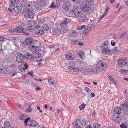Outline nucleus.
Segmentation results:
<instances>
[{
  "label": "nucleus",
  "mask_w": 128,
  "mask_h": 128,
  "mask_svg": "<svg viewBox=\"0 0 128 128\" xmlns=\"http://www.w3.org/2000/svg\"><path fill=\"white\" fill-rule=\"evenodd\" d=\"M28 26H32L34 25V22L33 20H28L27 22Z\"/></svg>",
  "instance_id": "a878e982"
},
{
  "label": "nucleus",
  "mask_w": 128,
  "mask_h": 128,
  "mask_svg": "<svg viewBox=\"0 0 128 128\" xmlns=\"http://www.w3.org/2000/svg\"><path fill=\"white\" fill-rule=\"evenodd\" d=\"M108 41H105L102 44V46L103 47H104V48H108Z\"/></svg>",
  "instance_id": "72a5a7b5"
},
{
  "label": "nucleus",
  "mask_w": 128,
  "mask_h": 128,
  "mask_svg": "<svg viewBox=\"0 0 128 128\" xmlns=\"http://www.w3.org/2000/svg\"><path fill=\"white\" fill-rule=\"evenodd\" d=\"M69 19L67 18H65L64 21L62 22L60 24H58L60 26V28L62 27H65L68 26V25L69 22Z\"/></svg>",
  "instance_id": "9b49d317"
},
{
  "label": "nucleus",
  "mask_w": 128,
  "mask_h": 128,
  "mask_svg": "<svg viewBox=\"0 0 128 128\" xmlns=\"http://www.w3.org/2000/svg\"><path fill=\"white\" fill-rule=\"evenodd\" d=\"M107 14V13H106L105 12H104V14L102 15V16L100 17V20H101L102 18L105 16L106 15V14Z\"/></svg>",
  "instance_id": "680f3d73"
},
{
  "label": "nucleus",
  "mask_w": 128,
  "mask_h": 128,
  "mask_svg": "<svg viewBox=\"0 0 128 128\" xmlns=\"http://www.w3.org/2000/svg\"><path fill=\"white\" fill-rule=\"evenodd\" d=\"M26 115L24 114H23L22 115L20 118L21 120H24L26 118Z\"/></svg>",
  "instance_id": "603ef678"
},
{
  "label": "nucleus",
  "mask_w": 128,
  "mask_h": 128,
  "mask_svg": "<svg viewBox=\"0 0 128 128\" xmlns=\"http://www.w3.org/2000/svg\"><path fill=\"white\" fill-rule=\"evenodd\" d=\"M40 26L39 24L36 25L34 27L35 28L36 30L40 28Z\"/></svg>",
  "instance_id": "0e129e2a"
},
{
  "label": "nucleus",
  "mask_w": 128,
  "mask_h": 128,
  "mask_svg": "<svg viewBox=\"0 0 128 128\" xmlns=\"http://www.w3.org/2000/svg\"><path fill=\"white\" fill-rule=\"evenodd\" d=\"M85 90L89 94L90 93L91 91L90 89L88 87H85L84 88Z\"/></svg>",
  "instance_id": "8fccbe9b"
},
{
  "label": "nucleus",
  "mask_w": 128,
  "mask_h": 128,
  "mask_svg": "<svg viewBox=\"0 0 128 128\" xmlns=\"http://www.w3.org/2000/svg\"><path fill=\"white\" fill-rule=\"evenodd\" d=\"M78 32L76 30L72 31L70 33L71 35L72 36L75 37L77 36Z\"/></svg>",
  "instance_id": "bb28decb"
},
{
  "label": "nucleus",
  "mask_w": 128,
  "mask_h": 128,
  "mask_svg": "<svg viewBox=\"0 0 128 128\" xmlns=\"http://www.w3.org/2000/svg\"><path fill=\"white\" fill-rule=\"evenodd\" d=\"M66 58L68 60H74L76 58V57L70 53H68L65 55Z\"/></svg>",
  "instance_id": "ddd939ff"
},
{
  "label": "nucleus",
  "mask_w": 128,
  "mask_h": 128,
  "mask_svg": "<svg viewBox=\"0 0 128 128\" xmlns=\"http://www.w3.org/2000/svg\"><path fill=\"white\" fill-rule=\"evenodd\" d=\"M120 108L121 109L124 111H126L128 109V107L126 106L123 105V104H122L120 105Z\"/></svg>",
  "instance_id": "2f4dec72"
},
{
  "label": "nucleus",
  "mask_w": 128,
  "mask_h": 128,
  "mask_svg": "<svg viewBox=\"0 0 128 128\" xmlns=\"http://www.w3.org/2000/svg\"><path fill=\"white\" fill-rule=\"evenodd\" d=\"M74 68V67L72 66H69L68 67V68L70 70H73V69Z\"/></svg>",
  "instance_id": "69168bd1"
},
{
  "label": "nucleus",
  "mask_w": 128,
  "mask_h": 128,
  "mask_svg": "<svg viewBox=\"0 0 128 128\" xmlns=\"http://www.w3.org/2000/svg\"><path fill=\"white\" fill-rule=\"evenodd\" d=\"M26 7L22 12L24 16L27 18H29L31 19H33L34 14L32 8L28 4L26 5Z\"/></svg>",
  "instance_id": "f257e3e1"
},
{
  "label": "nucleus",
  "mask_w": 128,
  "mask_h": 128,
  "mask_svg": "<svg viewBox=\"0 0 128 128\" xmlns=\"http://www.w3.org/2000/svg\"><path fill=\"white\" fill-rule=\"evenodd\" d=\"M118 64L122 67H128V62L126 59L121 58L118 60Z\"/></svg>",
  "instance_id": "20e7f679"
},
{
  "label": "nucleus",
  "mask_w": 128,
  "mask_h": 128,
  "mask_svg": "<svg viewBox=\"0 0 128 128\" xmlns=\"http://www.w3.org/2000/svg\"><path fill=\"white\" fill-rule=\"evenodd\" d=\"M34 5L36 9L40 10H44V8L46 6V4H42L40 2H34Z\"/></svg>",
  "instance_id": "39448f33"
},
{
  "label": "nucleus",
  "mask_w": 128,
  "mask_h": 128,
  "mask_svg": "<svg viewBox=\"0 0 128 128\" xmlns=\"http://www.w3.org/2000/svg\"><path fill=\"white\" fill-rule=\"evenodd\" d=\"M88 19V18L85 16H82L78 18V20L81 22L86 21Z\"/></svg>",
  "instance_id": "5701e85b"
},
{
  "label": "nucleus",
  "mask_w": 128,
  "mask_h": 128,
  "mask_svg": "<svg viewBox=\"0 0 128 128\" xmlns=\"http://www.w3.org/2000/svg\"><path fill=\"white\" fill-rule=\"evenodd\" d=\"M33 56L36 59L38 58L40 56V54L37 51L33 53Z\"/></svg>",
  "instance_id": "b1692460"
},
{
  "label": "nucleus",
  "mask_w": 128,
  "mask_h": 128,
  "mask_svg": "<svg viewBox=\"0 0 128 128\" xmlns=\"http://www.w3.org/2000/svg\"><path fill=\"white\" fill-rule=\"evenodd\" d=\"M70 4H69V5H67L65 6L64 9V10L65 12H66V11L69 9L70 8Z\"/></svg>",
  "instance_id": "864d4df0"
},
{
  "label": "nucleus",
  "mask_w": 128,
  "mask_h": 128,
  "mask_svg": "<svg viewBox=\"0 0 128 128\" xmlns=\"http://www.w3.org/2000/svg\"><path fill=\"white\" fill-rule=\"evenodd\" d=\"M79 122L78 119L76 120L75 122H74L73 124H74V127L75 126H78L79 125Z\"/></svg>",
  "instance_id": "a19ab883"
},
{
  "label": "nucleus",
  "mask_w": 128,
  "mask_h": 128,
  "mask_svg": "<svg viewBox=\"0 0 128 128\" xmlns=\"http://www.w3.org/2000/svg\"><path fill=\"white\" fill-rule=\"evenodd\" d=\"M42 29L44 31H46L48 30V28L47 24H44L43 25Z\"/></svg>",
  "instance_id": "473e14b6"
},
{
  "label": "nucleus",
  "mask_w": 128,
  "mask_h": 128,
  "mask_svg": "<svg viewBox=\"0 0 128 128\" xmlns=\"http://www.w3.org/2000/svg\"><path fill=\"white\" fill-rule=\"evenodd\" d=\"M89 26H90V28H93V29L94 28V24H91L90 25L88 24Z\"/></svg>",
  "instance_id": "338daca9"
},
{
  "label": "nucleus",
  "mask_w": 128,
  "mask_h": 128,
  "mask_svg": "<svg viewBox=\"0 0 128 128\" xmlns=\"http://www.w3.org/2000/svg\"><path fill=\"white\" fill-rule=\"evenodd\" d=\"M28 64H27L25 63L24 64V68H21V67L19 66L18 68L22 72H24L25 71V69H27L28 68Z\"/></svg>",
  "instance_id": "a211bd4d"
},
{
  "label": "nucleus",
  "mask_w": 128,
  "mask_h": 128,
  "mask_svg": "<svg viewBox=\"0 0 128 128\" xmlns=\"http://www.w3.org/2000/svg\"><path fill=\"white\" fill-rule=\"evenodd\" d=\"M16 32V28H10L7 31V32L8 34H13Z\"/></svg>",
  "instance_id": "393cba45"
},
{
  "label": "nucleus",
  "mask_w": 128,
  "mask_h": 128,
  "mask_svg": "<svg viewBox=\"0 0 128 128\" xmlns=\"http://www.w3.org/2000/svg\"><path fill=\"white\" fill-rule=\"evenodd\" d=\"M30 118H27L24 121L25 125H27V122H28V121L30 120Z\"/></svg>",
  "instance_id": "4d7b16f0"
},
{
  "label": "nucleus",
  "mask_w": 128,
  "mask_h": 128,
  "mask_svg": "<svg viewBox=\"0 0 128 128\" xmlns=\"http://www.w3.org/2000/svg\"><path fill=\"white\" fill-rule=\"evenodd\" d=\"M9 3V5L10 6H14L16 4V0H10Z\"/></svg>",
  "instance_id": "f704fd0d"
},
{
  "label": "nucleus",
  "mask_w": 128,
  "mask_h": 128,
  "mask_svg": "<svg viewBox=\"0 0 128 128\" xmlns=\"http://www.w3.org/2000/svg\"><path fill=\"white\" fill-rule=\"evenodd\" d=\"M90 68L87 69L85 68H82L81 69V71H82L83 72V71L84 72H90Z\"/></svg>",
  "instance_id": "79ce46f5"
},
{
  "label": "nucleus",
  "mask_w": 128,
  "mask_h": 128,
  "mask_svg": "<svg viewBox=\"0 0 128 128\" xmlns=\"http://www.w3.org/2000/svg\"><path fill=\"white\" fill-rule=\"evenodd\" d=\"M4 125L5 127L4 128H8L10 126V124L8 122H6L4 123Z\"/></svg>",
  "instance_id": "49530a36"
},
{
  "label": "nucleus",
  "mask_w": 128,
  "mask_h": 128,
  "mask_svg": "<svg viewBox=\"0 0 128 128\" xmlns=\"http://www.w3.org/2000/svg\"><path fill=\"white\" fill-rule=\"evenodd\" d=\"M17 72L16 71H10V76H14L16 75L17 74Z\"/></svg>",
  "instance_id": "ea45409f"
},
{
  "label": "nucleus",
  "mask_w": 128,
  "mask_h": 128,
  "mask_svg": "<svg viewBox=\"0 0 128 128\" xmlns=\"http://www.w3.org/2000/svg\"><path fill=\"white\" fill-rule=\"evenodd\" d=\"M61 31L60 26L58 24L55 28H54L52 29V32L54 34H56L60 33Z\"/></svg>",
  "instance_id": "1a4fd4ad"
},
{
  "label": "nucleus",
  "mask_w": 128,
  "mask_h": 128,
  "mask_svg": "<svg viewBox=\"0 0 128 128\" xmlns=\"http://www.w3.org/2000/svg\"><path fill=\"white\" fill-rule=\"evenodd\" d=\"M82 8H80L76 7L74 8L73 10V13L74 15L76 17H79L80 16L82 12Z\"/></svg>",
  "instance_id": "423d86ee"
},
{
  "label": "nucleus",
  "mask_w": 128,
  "mask_h": 128,
  "mask_svg": "<svg viewBox=\"0 0 128 128\" xmlns=\"http://www.w3.org/2000/svg\"><path fill=\"white\" fill-rule=\"evenodd\" d=\"M90 72H92L96 74L97 73L98 71V69H97V68H96L90 69Z\"/></svg>",
  "instance_id": "e433bc0d"
},
{
  "label": "nucleus",
  "mask_w": 128,
  "mask_h": 128,
  "mask_svg": "<svg viewBox=\"0 0 128 128\" xmlns=\"http://www.w3.org/2000/svg\"><path fill=\"white\" fill-rule=\"evenodd\" d=\"M73 71L76 72H78L79 70L78 68L74 67V68L73 69Z\"/></svg>",
  "instance_id": "13d9d810"
},
{
  "label": "nucleus",
  "mask_w": 128,
  "mask_h": 128,
  "mask_svg": "<svg viewBox=\"0 0 128 128\" xmlns=\"http://www.w3.org/2000/svg\"><path fill=\"white\" fill-rule=\"evenodd\" d=\"M87 122L86 120L82 118L80 122V123L82 126H85L87 124Z\"/></svg>",
  "instance_id": "cd10ccee"
},
{
  "label": "nucleus",
  "mask_w": 128,
  "mask_h": 128,
  "mask_svg": "<svg viewBox=\"0 0 128 128\" xmlns=\"http://www.w3.org/2000/svg\"><path fill=\"white\" fill-rule=\"evenodd\" d=\"M120 126L121 128H128L127 125L125 124L122 123L120 125Z\"/></svg>",
  "instance_id": "09e8293b"
},
{
  "label": "nucleus",
  "mask_w": 128,
  "mask_h": 128,
  "mask_svg": "<svg viewBox=\"0 0 128 128\" xmlns=\"http://www.w3.org/2000/svg\"><path fill=\"white\" fill-rule=\"evenodd\" d=\"M55 5H54V2H52L50 6L52 8H55Z\"/></svg>",
  "instance_id": "e2e57ef3"
},
{
  "label": "nucleus",
  "mask_w": 128,
  "mask_h": 128,
  "mask_svg": "<svg viewBox=\"0 0 128 128\" xmlns=\"http://www.w3.org/2000/svg\"><path fill=\"white\" fill-rule=\"evenodd\" d=\"M114 111L116 113V115H118L117 114H119L121 113V109L120 107H117L115 108L114 110Z\"/></svg>",
  "instance_id": "aec40b11"
},
{
  "label": "nucleus",
  "mask_w": 128,
  "mask_h": 128,
  "mask_svg": "<svg viewBox=\"0 0 128 128\" xmlns=\"http://www.w3.org/2000/svg\"><path fill=\"white\" fill-rule=\"evenodd\" d=\"M48 80L50 85L52 86L53 88H56V86H55L56 84L54 78L51 76H50L48 78Z\"/></svg>",
  "instance_id": "9d476101"
},
{
  "label": "nucleus",
  "mask_w": 128,
  "mask_h": 128,
  "mask_svg": "<svg viewBox=\"0 0 128 128\" xmlns=\"http://www.w3.org/2000/svg\"><path fill=\"white\" fill-rule=\"evenodd\" d=\"M78 40H71V43L74 44H76L78 42Z\"/></svg>",
  "instance_id": "de8ad7c7"
},
{
  "label": "nucleus",
  "mask_w": 128,
  "mask_h": 128,
  "mask_svg": "<svg viewBox=\"0 0 128 128\" xmlns=\"http://www.w3.org/2000/svg\"><path fill=\"white\" fill-rule=\"evenodd\" d=\"M28 74L32 76V77H34V76L33 74V72L30 71L28 72Z\"/></svg>",
  "instance_id": "052dcab7"
},
{
  "label": "nucleus",
  "mask_w": 128,
  "mask_h": 128,
  "mask_svg": "<svg viewBox=\"0 0 128 128\" xmlns=\"http://www.w3.org/2000/svg\"><path fill=\"white\" fill-rule=\"evenodd\" d=\"M126 32H123L120 35V38H122L124 37L126 35Z\"/></svg>",
  "instance_id": "5fc2aeb1"
},
{
  "label": "nucleus",
  "mask_w": 128,
  "mask_h": 128,
  "mask_svg": "<svg viewBox=\"0 0 128 128\" xmlns=\"http://www.w3.org/2000/svg\"><path fill=\"white\" fill-rule=\"evenodd\" d=\"M104 48L102 50V53L105 54H106L110 55V52L111 51V50L106 48Z\"/></svg>",
  "instance_id": "f3484780"
},
{
  "label": "nucleus",
  "mask_w": 128,
  "mask_h": 128,
  "mask_svg": "<svg viewBox=\"0 0 128 128\" xmlns=\"http://www.w3.org/2000/svg\"><path fill=\"white\" fill-rule=\"evenodd\" d=\"M100 124L96 122L94 124L93 127V128H100Z\"/></svg>",
  "instance_id": "c9c22d12"
},
{
  "label": "nucleus",
  "mask_w": 128,
  "mask_h": 128,
  "mask_svg": "<svg viewBox=\"0 0 128 128\" xmlns=\"http://www.w3.org/2000/svg\"><path fill=\"white\" fill-rule=\"evenodd\" d=\"M36 42V43H38V42L36 40L34 41L32 38L30 37L27 38L25 41V43L26 44H31L33 42Z\"/></svg>",
  "instance_id": "6e6552de"
},
{
  "label": "nucleus",
  "mask_w": 128,
  "mask_h": 128,
  "mask_svg": "<svg viewBox=\"0 0 128 128\" xmlns=\"http://www.w3.org/2000/svg\"><path fill=\"white\" fill-rule=\"evenodd\" d=\"M16 28V32H17L18 33H23L24 32V28H22L21 27L19 26L17 27V28Z\"/></svg>",
  "instance_id": "412c9836"
},
{
  "label": "nucleus",
  "mask_w": 128,
  "mask_h": 128,
  "mask_svg": "<svg viewBox=\"0 0 128 128\" xmlns=\"http://www.w3.org/2000/svg\"><path fill=\"white\" fill-rule=\"evenodd\" d=\"M83 0L80 3V7L83 11L87 12L90 10V8L92 6V2L94 0Z\"/></svg>",
  "instance_id": "f03ea898"
},
{
  "label": "nucleus",
  "mask_w": 128,
  "mask_h": 128,
  "mask_svg": "<svg viewBox=\"0 0 128 128\" xmlns=\"http://www.w3.org/2000/svg\"><path fill=\"white\" fill-rule=\"evenodd\" d=\"M36 90L37 91H38L40 90L41 89L38 86H36Z\"/></svg>",
  "instance_id": "774afa93"
},
{
  "label": "nucleus",
  "mask_w": 128,
  "mask_h": 128,
  "mask_svg": "<svg viewBox=\"0 0 128 128\" xmlns=\"http://www.w3.org/2000/svg\"><path fill=\"white\" fill-rule=\"evenodd\" d=\"M107 64L104 61L101 60L96 64L97 68L100 70H104L107 67Z\"/></svg>",
  "instance_id": "7ed1b4c3"
},
{
  "label": "nucleus",
  "mask_w": 128,
  "mask_h": 128,
  "mask_svg": "<svg viewBox=\"0 0 128 128\" xmlns=\"http://www.w3.org/2000/svg\"><path fill=\"white\" fill-rule=\"evenodd\" d=\"M90 31V26H89V25L86 26L85 27V29L83 31L84 34L85 35H88V33Z\"/></svg>",
  "instance_id": "4468645a"
},
{
  "label": "nucleus",
  "mask_w": 128,
  "mask_h": 128,
  "mask_svg": "<svg viewBox=\"0 0 128 128\" xmlns=\"http://www.w3.org/2000/svg\"><path fill=\"white\" fill-rule=\"evenodd\" d=\"M10 66L11 68L14 69H16L17 68V65L14 64H11Z\"/></svg>",
  "instance_id": "37998d69"
},
{
  "label": "nucleus",
  "mask_w": 128,
  "mask_h": 128,
  "mask_svg": "<svg viewBox=\"0 0 128 128\" xmlns=\"http://www.w3.org/2000/svg\"><path fill=\"white\" fill-rule=\"evenodd\" d=\"M13 10L16 12H21L22 8L19 6H15L13 8Z\"/></svg>",
  "instance_id": "dca6fc26"
},
{
  "label": "nucleus",
  "mask_w": 128,
  "mask_h": 128,
  "mask_svg": "<svg viewBox=\"0 0 128 128\" xmlns=\"http://www.w3.org/2000/svg\"><path fill=\"white\" fill-rule=\"evenodd\" d=\"M24 55L20 54L16 56V61L18 63H21L24 61Z\"/></svg>",
  "instance_id": "0eeeda50"
},
{
  "label": "nucleus",
  "mask_w": 128,
  "mask_h": 128,
  "mask_svg": "<svg viewBox=\"0 0 128 128\" xmlns=\"http://www.w3.org/2000/svg\"><path fill=\"white\" fill-rule=\"evenodd\" d=\"M117 115L116 114H114L113 116V120L116 123L118 122L120 120L118 116H117Z\"/></svg>",
  "instance_id": "4be33fe9"
},
{
  "label": "nucleus",
  "mask_w": 128,
  "mask_h": 128,
  "mask_svg": "<svg viewBox=\"0 0 128 128\" xmlns=\"http://www.w3.org/2000/svg\"><path fill=\"white\" fill-rule=\"evenodd\" d=\"M68 26L65 27H62L61 28V31L64 32H66L68 30Z\"/></svg>",
  "instance_id": "c756f323"
},
{
  "label": "nucleus",
  "mask_w": 128,
  "mask_h": 128,
  "mask_svg": "<svg viewBox=\"0 0 128 128\" xmlns=\"http://www.w3.org/2000/svg\"><path fill=\"white\" fill-rule=\"evenodd\" d=\"M32 111V110L31 106H28L27 109L26 110V112H31Z\"/></svg>",
  "instance_id": "3c124183"
},
{
  "label": "nucleus",
  "mask_w": 128,
  "mask_h": 128,
  "mask_svg": "<svg viewBox=\"0 0 128 128\" xmlns=\"http://www.w3.org/2000/svg\"><path fill=\"white\" fill-rule=\"evenodd\" d=\"M44 33V31L41 30H40L36 32V33L38 34L42 35Z\"/></svg>",
  "instance_id": "c03bdc74"
},
{
  "label": "nucleus",
  "mask_w": 128,
  "mask_h": 128,
  "mask_svg": "<svg viewBox=\"0 0 128 128\" xmlns=\"http://www.w3.org/2000/svg\"><path fill=\"white\" fill-rule=\"evenodd\" d=\"M32 122H34L35 123V121L34 120H32V121H30L28 123V126H35V124H32Z\"/></svg>",
  "instance_id": "4c0bfd02"
},
{
  "label": "nucleus",
  "mask_w": 128,
  "mask_h": 128,
  "mask_svg": "<svg viewBox=\"0 0 128 128\" xmlns=\"http://www.w3.org/2000/svg\"><path fill=\"white\" fill-rule=\"evenodd\" d=\"M107 77L110 79V80L112 81L114 79L110 75H108Z\"/></svg>",
  "instance_id": "bf43d9fd"
},
{
  "label": "nucleus",
  "mask_w": 128,
  "mask_h": 128,
  "mask_svg": "<svg viewBox=\"0 0 128 128\" xmlns=\"http://www.w3.org/2000/svg\"><path fill=\"white\" fill-rule=\"evenodd\" d=\"M0 72L4 74H6L9 73V70L8 68H4L3 70L1 68L0 70Z\"/></svg>",
  "instance_id": "6ab92c4d"
},
{
  "label": "nucleus",
  "mask_w": 128,
  "mask_h": 128,
  "mask_svg": "<svg viewBox=\"0 0 128 128\" xmlns=\"http://www.w3.org/2000/svg\"><path fill=\"white\" fill-rule=\"evenodd\" d=\"M26 29L28 31L31 32L34 31V28L32 26H28Z\"/></svg>",
  "instance_id": "58836bf2"
},
{
  "label": "nucleus",
  "mask_w": 128,
  "mask_h": 128,
  "mask_svg": "<svg viewBox=\"0 0 128 128\" xmlns=\"http://www.w3.org/2000/svg\"><path fill=\"white\" fill-rule=\"evenodd\" d=\"M60 0H56V6L57 7L59 6L60 5Z\"/></svg>",
  "instance_id": "6e6d98bb"
},
{
  "label": "nucleus",
  "mask_w": 128,
  "mask_h": 128,
  "mask_svg": "<svg viewBox=\"0 0 128 128\" xmlns=\"http://www.w3.org/2000/svg\"><path fill=\"white\" fill-rule=\"evenodd\" d=\"M120 72L125 75H127L128 74V70H127L120 69Z\"/></svg>",
  "instance_id": "7c9ffc66"
},
{
  "label": "nucleus",
  "mask_w": 128,
  "mask_h": 128,
  "mask_svg": "<svg viewBox=\"0 0 128 128\" xmlns=\"http://www.w3.org/2000/svg\"><path fill=\"white\" fill-rule=\"evenodd\" d=\"M118 47H116L114 49L112 50V52L114 54H117L119 51V50L118 49Z\"/></svg>",
  "instance_id": "c85d7f7f"
},
{
  "label": "nucleus",
  "mask_w": 128,
  "mask_h": 128,
  "mask_svg": "<svg viewBox=\"0 0 128 128\" xmlns=\"http://www.w3.org/2000/svg\"><path fill=\"white\" fill-rule=\"evenodd\" d=\"M86 104H84V103H82L80 105L79 107V108L81 110H83L85 108Z\"/></svg>",
  "instance_id": "a18cd8bd"
},
{
  "label": "nucleus",
  "mask_w": 128,
  "mask_h": 128,
  "mask_svg": "<svg viewBox=\"0 0 128 128\" xmlns=\"http://www.w3.org/2000/svg\"><path fill=\"white\" fill-rule=\"evenodd\" d=\"M28 49L30 51L35 52L38 50V48L37 46H35L34 45H30L28 46Z\"/></svg>",
  "instance_id": "f8f14e48"
},
{
  "label": "nucleus",
  "mask_w": 128,
  "mask_h": 128,
  "mask_svg": "<svg viewBox=\"0 0 128 128\" xmlns=\"http://www.w3.org/2000/svg\"><path fill=\"white\" fill-rule=\"evenodd\" d=\"M24 56L25 58L26 59L30 60H33V56L29 53H26Z\"/></svg>",
  "instance_id": "2eb2a0df"
}]
</instances>
